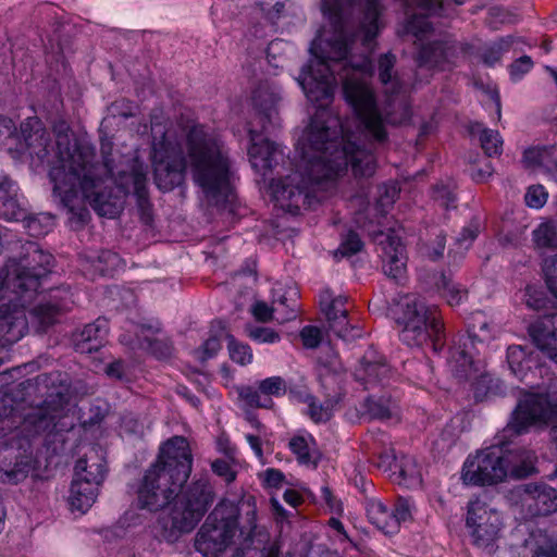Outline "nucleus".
<instances>
[{
	"label": "nucleus",
	"instance_id": "nucleus-23",
	"mask_svg": "<svg viewBox=\"0 0 557 557\" xmlns=\"http://www.w3.org/2000/svg\"><path fill=\"white\" fill-rule=\"evenodd\" d=\"M377 255L386 276L395 281H401L405 277L408 262L406 246H381Z\"/></svg>",
	"mask_w": 557,
	"mask_h": 557
},
{
	"label": "nucleus",
	"instance_id": "nucleus-31",
	"mask_svg": "<svg viewBox=\"0 0 557 557\" xmlns=\"http://www.w3.org/2000/svg\"><path fill=\"white\" fill-rule=\"evenodd\" d=\"M369 521L385 534L396 533V523L389 510L381 500L370 499L367 503Z\"/></svg>",
	"mask_w": 557,
	"mask_h": 557
},
{
	"label": "nucleus",
	"instance_id": "nucleus-61",
	"mask_svg": "<svg viewBox=\"0 0 557 557\" xmlns=\"http://www.w3.org/2000/svg\"><path fill=\"white\" fill-rule=\"evenodd\" d=\"M284 481V474L282 471L270 468L263 473V482L269 487H278Z\"/></svg>",
	"mask_w": 557,
	"mask_h": 557
},
{
	"label": "nucleus",
	"instance_id": "nucleus-60",
	"mask_svg": "<svg viewBox=\"0 0 557 557\" xmlns=\"http://www.w3.org/2000/svg\"><path fill=\"white\" fill-rule=\"evenodd\" d=\"M493 171L491 163L485 160L482 166H473L470 169V176L473 181L482 183L492 176Z\"/></svg>",
	"mask_w": 557,
	"mask_h": 557
},
{
	"label": "nucleus",
	"instance_id": "nucleus-7",
	"mask_svg": "<svg viewBox=\"0 0 557 557\" xmlns=\"http://www.w3.org/2000/svg\"><path fill=\"white\" fill-rule=\"evenodd\" d=\"M238 516L234 505H216L196 534V550L203 557H218L232 544L238 530Z\"/></svg>",
	"mask_w": 557,
	"mask_h": 557
},
{
	"label": "nucleus",
	"instance_id": "nucleus-1",
	"mask_svg": "<svg viewBox=\"0 0 557 557\" xmlns=\"http://www.w3.org/2000/svg\"><path fill=\"white\" fill-rule=\"evenodd\" d=\"M321 10L327 26L312 40L309 48L312 58L297 77L317 110L297 143L300 153L297 170L270 184L275 205L292 214L311 207L318 200L315 193L327 189L349 165L356 176H371L375 172L372 151L352 140V134L329 107L334 98L335 75L341 78L346 103L370 140L384 143L386 124H405L411 117L409 87L393 75L394 54L386 53L379 59V79L386 96L384 115L370 84L373 64L369 55L383 27L381 1L322 0Z\"/></svg>",
	"mask_w": 557,
	"mask_h": 557
},
{
	"label": "nucleus",
	"instance_id": "nucleus-8",
	"mask_svg": "<svg viewBox=\"0 0 557 557\" xmlns=\"http://www.w3.org/2000/svg\"><path fill=\"white\" fill-rule=\"evenodd\" d=\"M510 460L503 442L491 445L468 456L462 466L461 479L468 485H494L509 474Z\"/></svg>",
	"mask_w": 557,
	"mask_h": 557
},
{
	"label": "nucleus",
	"instance_id": "nucleus-36",
	"mask_svg": "<svg viewBox=\"0 0 557 557\" xmlns=\"http://www.w3.org/2000/svg\"><path fill=\"white\" fill-rule=\"evenodd\" d=\"M285 4L281 1L261 0L253 8L256 18H261V27H273L283 15Z\"/></svg>",
	"mask_w": 557,
	"mask_h": 557
},
{
	"label": "nucleus",
	"instance_id": "nucleus-9",
	"mask_svg": "<svg viewBox=\"0 0 557 557\" xmlns=\"http://www.w3.org/2000/svg\"><path fill=\"white\" fill-rule=\"evenodd\" d=\"M467 508L466 525L470 530L472 543L493 552L504 529L503 515L481 497L471 499Z\"/></svg>",
	"mask_w": 557,
	"mask_h": 557
},
{
	"label": "nucleus",
	"instance_id": "nucleus-44",
	"mask_svg": "<svg viewBox=\"0 0 557 557\" xmlns=\"http://www.w3.org/2000/svg\"><path fill=\"white\" fill-rule=\"evenodd\" d=\"M306 403L308 405V414L315 423L326 422L332 417V408L327 405H322L314 396H307Z\"/></svg>",
	"mask_w": 557,
	"mask_h": 557
},
{
	"label": "nucleus",
	"instance_id": "nucleus-24",
	"mask_svg": "<svg viewBox=\"0 0 557 557\" xmlns=\"http://www.w3.org/2000/svg\"><path fill=\"white\" fill-rule=\"evenodd\" d=\"M107 473L106 461L95 451L92 456H86L76 461L74 479L101 486Z\"/></svg>",
	"mask_w": 557,
	"mask_h": 557
},
{
	"label": "nucleus",
	"instance_id": "nucleus-12",
	"mask_svg": "<svg viewBox=\"0 0 557 557\" xmlns=\"http://www.w3.org/2000/svg\"><path fill=\"white\" fill-rule=\"evenodd\" d=\"M246 129L250 139L248 156L251 166L267 178L276 168L285 164L284 150L278 144L262 138L261 133L251 122L247 123Z\"/></svg>",
	"mask_w": 557,
	"mask_h": 557
},
{
	"label": "nucleus",
	"instance_id": "nucleus-25",
	"mask_svg": "<svg viewBox=\"0 0 557 557\" xmlns=\"http://www.w3.org/2000/svg\"><path fill=\"white\" fill-rule=\"evenodd\" d=\"M424 283L434 286L440 295L451 307L460 305L468 296V292L461 285L454 283L444 273H434L432 277H425Z\"/></svg>",
	"mask_w": 557,
	"mask_h": 557
},
{
	"label": "nucleus",
	"instance_id": "nucleus-26",
	"mask_svg": "<svg viewBox=\"0 0 557 557\" xmlns=\"http://www.w3.org/2000/svg\"><path fill=\"white\" fill-rule=\"evenodd\" d=\"M99 487L81 479H73L69 496L72 510H77L82 513L89 510L98 497Z\"/></svg>",
	"mask_w": 557,
	"mask_h": 557
},
{
	"label": "nucleus",
	"instance_id": "nucleus-13",
	"mask_svg": "<svg viewBox=\"0 0 557 557\" xmlns=\"http://www.w3.org/2000/svg\"><path fill=\"white\" fill-rule=\"evenodd\" d=\"M347 301L346 296H334L330 289L322 290L319 296L320 307L327 319L331 331L344 341L361 336L360 329L351 325L348 320Z\"/></svg>",
	"mask_w": 557,
	"mask_h": 557
},
{
	"label": "nucleus",
	"instance_id": "nucleus-3",
	"mask_svg": "<svg viewBox=\"0 0 557 557\" xmlns=\"http://www.w3.org/2000/svg\"><path fill=\"white\" fill-rule=\"evenodd\" d=\"M151 135V162L160 190L182 185L188 171L208 206L234 212L236 170L230 148L214 129L203 124L184 128L185 157L175 129L154 122Z\"/></svg>",
	"mask_w": 557,
	"mask_h": 557
},
{
	"label": "nucleus",
	"instance_id": "nucleus-30",
	"mask_svg": "<svg viewBox=\"0 0 557 557\" xmlns=\"http://www.w3.org/2000/svg\"><path fill=\"white\" fill-rule=\"evenodd\" d=\"M67 309L69 306L65 302H40L30 311V323L36 326L38 332H44L57 322L62 311Z\"/></svg>",
	"mask_w": 557,
	"mask_h": 557
},
{
	"label": "nucleus",
	"instance_id": "nucleus-19",
	"mask_svg": "<svg viewBox=\"0 0 557 557\" xmlns=\"http://www.w3.org/2000/svg\"><path fill=\"white\" fill-rule=\"evenodd\" d=\"M281 90L277 86L269 83L260 84L253 91L252 103L262 122L261 128L268 129V124H275L281 101Z\"/></svg>",
	"mask_w": 557,
	"mask_h": 557
},
{
	"label": "nucleus",
	"instance_id": "nucleus-47",
	"mask_svg": "<svg viewBox=\"0 0 557 557\" xmlns=\"http://www.w3.org/2000/svg\"><path fill=\"white\" fill-rule=\"evenodd\" d=\"M397 470L399 471V475L408 484H420L421 483L420 470H419L416 461L412 458L403 457L398 462Z\"/></svg>",
	"mask_w": 557,
	"mask_h": 557
},
{
	"label": "nucleus",
	"instance_id": "nucleus-52",
	"mask_svg": "<svg viewBox=\"0 0 557 557\" xmlns=\"http://www.w3.org/2000/svg\"><path fill=\"white\" fill-rule=\"evenodd\" d=\"M120 263V258L115 252L111 250H103L98 256L97 261H92L96 271L104 273L106 271L113 270Z\"/></svg>",
	"mask_w": 557,
	"mask_h": 557
},
{
	"label": "nucleus",
	"instance_id": "nucleus-27",
	"mask_svg": "<svg viewBox=\"0 0 557 557\" xmlns=\"http://www.w3.org/2000/svg\"><path fill=\"white\" fill-rule=\"evenodd\" d=\"M288 447L302 466L315 468L319 462V453L313 436L309 433L298 434L289 440Z\"/></svg>",
	"mask_w": 557,
	"mask_h": 557
},
{
	"label": "nucleus",
	"instance_id": "nucleus-29",
	"mask_svg": "<svg viewBox=\"0 0 557 557\" xmlns=\"http://www.w3.org/2000/svg\"><path fill=\"white\" fill-rule=\"evenodd\" d=\"M160 331L159 323L140 325V335L137 336L138 345L147 349L158 359H165L172 354V346L168 342L152 338Z\"/></svg>",
	"mask_w": 557,
	"mask_h": 557
},
{
	"label": "nucleus",
	"instance_id": "nucleus-2",
	"mask_svg": "<svg viewBox=\"0 0 557 557\" xmlns=\"http://www.w3.org/2000/svg\"><path fill=\"white\" fill-rule=\"evenodd\" d=\"M55 146L38 117H28L17 134L14 122L0 115V147L10 141L20 144L32 159L51 165L49 176L53 195L70 214L71 223L84 224L89 219L88 203L100 216L114 219L124 209L125 197L133 193L137 211L145 225L153 220L148 197V166L137 150L120 153L110 143L101 144L102 163H96L94 147L71 145L65 123L55 126Z\"/></svg>",
	"mask_w": 557,
	"mask_h": 557
},
{
	"label": "nucleus",
	"instance_id": "nucleus-18",
	"mask_svg": "<svg viewBox=\"0 0 557 557\" xmlns=\"http://www.w3.org/2000/svg\"><path fill=\"white\" fill-rule=\"evenodd\" d=\"M529 333L537 348L557 364V312L537 319Z\"/></svg>",
	"mask_w": 557,
	"mask_h": 557
},
{
	"label": "nucleus",
	"instance_id": "nucleus-58",
	"mask_svg": "<svg viewBox=\"0 0 557 557\" xmlns=\"http://www.w3.org/2000/svg\"><path fill=\"white\" fill-rule=\"evenodd\" d=\"M481 226L479 221H471L468 225H466L461 233L459 234L457 242L462 244L465 242H474L478 238Z\"/></svg>",
	"mask_w": 557,
	"mask_h": 557
},
{
	"label": "nucleus",
	"instance_id": "nucleus-22",
	"mask_svg": "<svg viewBox=\"0 0 557 557\" xmlns=\"http://www.w3.org/2000/svg\"><path fill=\"white\" fill-rule=\"evenodd\" d=\"M272 306L274 310V320L278 323H285L294 320L298 312V290L296 287H285L276 284L272 293Z\"/></svg>",
	"mask_w": 557,
	"mask_h": 557
},
{
	"label": "nucleus",
	"instance_id": "nucleus-38",
	"mask_svg": "<svg viewBox=\"0 0 557 557\" xmlns=\"http://www.w3.org/2000/svg\"><path fill=\"white\" fill-rule=\"evenodd\" d=\"M470 133L480 134L481 147L488 157L500 154L503 141L498 132L483 128L482 124L475 123L471 126Z\"/></svg>",
	"mask_w": 557,
	"mask_h": 557
},
{
	"label": "nucleus",
	"instance_id": "nucleus-34",
	"mask_svg": "<svg viewBox=\"0 0 557 557\" xmlns=\"http://www.w3.org/2000/svg\"><path fill=\"white\" fill-rule=\"evenodd\" d=\"M391 373L389 367L383 361L362 362L361 368L357 370L356 376L362 381L366 388L382 383Z\"/></svg>",
	"mask_w": 557,
	"mask_h": 557
},
{
	"label": "nucleus",
	"instance_id": "nucleus-32",
	"mask_svg": "<svg viewBox=\"0 0 557 557\" xmlns=\"http://www.w3.org/2000/svg\"><path fill=\"white\" fill-rule=\"evenodd\" d=\"M523 160L530 166L537 165L548 173L557 174V146L528 149L524 151Z\"/></svg>",
	"mask_w": 557,
	"mask_h": 557
},
{
	"label": "nucleus",
	"instance_id": "nucleus-35",
	"mask_svg": "<svg viewBox=\"0 0 557 557\" xmlns=\"http://www.w3.org/2000/svg\"><path fill=\"white\" fill-rule=\"evenodd\" d=\"M527 545L531 548V557H557V543L542 530L532 532Z\"/></svg>",
	"mask_w": 557,
	"mask_h": 557
},
{
	"label": "nucleus",
	"instance_id": "nucleus-33",
	"mask_svg": "<svg viewBox=\"0 0 557 557\" xmlns=\"http://www.w3.org/2000/svg\"><path fill=\"white\" fill-rule=\"evenodd\" d=\"M507 362L511 373L519 380H523L534 364L532 356L520 345L507 348Z\"/></svg>",
	"mask_w": 557,
	"mask_h": 557
},
{
	"label": "nucleus",
	"instance_id": "nucleus-50",
	"mask_svg": "<svg viewBox=\"0 0 557 557\" xmlns=\"http://www.w3.org/2000/svg\"><path fill=\"white\" fill-rule=\"evenodd\" d=\"M411 504L406 498H398L394 508L392 509V518L396 523V532L403 522L411 520Z\"/></svg>",
	"mask_w": 557,
	"mask_h": 557
},
{
	"label": "nucleus",
	"instance_id": "nucleus-39",
	"mask_svg": "<svg viewBox=\"0 0 557 557\" xmlns=\"http://www.w3.org/2000/svg\"><path fill=\"white\" fill-rule=\"evenodd\" d=\"M444 255L445 246H418L416 262L421 281L424 282L425 277H432V275L424 273L428 263L437 262L444 258Z\"/></svg>",
	"mask_w": 557,
	"mask_h": 557
},
{
	"label": "nucleus",
	"instance_id": "nucleus-17",
	"mask_svg": "<svg viewBox=\"0 0 557 557\" xmlns=\"http://www.w3.org/2000/svg\"><path fill=\"white\" fill-rule=\"evenodd\" d=\"M27 213L26 201L15 181L0 175V219L18 221Z\"/></svg>",
	"mask_w": 557,
	"mask_h": 557
},
{
	"label": "nucleus",
	"instance_id": "nucleus-37",
	"mask_svg": "<svg viewBox=\"0 0 557 557\" xmlns=\"http://www.w3.org/2000/svg\"><path fill=\"white\" fill-rule=\"evenodd\" d=\"M22 219L28 235L34 238H40L47 235L54 227V218L49 213H39L36 215H27L25 213Z\"/></svg>",
	"mask_w": 557,
	"mask_h": 557
},
{
	"label": "nucleus",
	"instance_id": "nucleus-28",
	"mask_svg": "<svg viewBox=\"0 0 557 557\" xmlns=\"http://www.w3.org/2000/svg\"><path fill=\"white\" fill-rule=\"evenodd\" d=\"M506 455L510 460L509 474L517 479L527 478L535 472L536 455L527 448L509 449L506 446Z\"/></svg>",
	"mask_w": 557,
	"mask_h": 557
},
{
	"label": "nucleus",
	"instance_id": "nucleus-51",
	"mask_svg": "<svg viewBox=\"0 0 557 557\" xmlns=\"http://www.w3.org/2000/svg\"><path fill=\"white\" fill-rule=\"evenodd\" d=\"M399 194L396 184H385L379 188L377 206L384 211L392 206Z\"/></svg>",
	"mask_w": 557,
	"mask_h": 557
},
{
	"label": "nucleus",
	"instance_id": "nucleus-45",
	"mask_svg": "<svg viewBox=\"0 0 557 557\" xmlns=\"http://www.w3.org/2000/svg\"><path fill=\"white\" fill-rule=\"evenodd\" d=\"M534 244H557V221L541 223L533 231Z\"/></svg>",
	"mask_w": 557,
	"mask_h": 557
},
{
	"label": "nucleus",
	"instance_id": "nucleus-53",
	"mask_svg": "<svg viewBox=\"0 0 557 557\" xmlns=\"http://www.w3.org/2000/svg\"><path fill=\"white\" fill-rule=\"evenodd\" d=\"M533 67V61L530 57L523 55L519 59H517L510 66H509V73L510 78L512 82L520 81L524 74L531 71Z\"/></svg>",
	"mask_w": 557,
	"mask_h": 557
},
{
	"label": "nucleus",
	"instance_id": "nucleus-6",
	"mask_svg": "<svg viewBox=\"0 0 557 557\" xmlns=\"http://www.w3.org/2000/svg\"><path fill=\"white\" fill-rule=\"evenodd\" d=\"M395 321L400 326L399 338L409 347L431 343L435 352L445 343L442 315L436 307L428 306L416 295H401L395 305Z\"/></svg>",
	"mask_w": 557,
	"mask_h": 557
},
{
	"label": "nucleus",
	"instance_id": "nucleus-14",
	"mask_svg": "<svg viewBox=\"0 0 557 557\" xmlns=\"http://www.w3.org/2000/svg\"><path fill=\"white\" fill-rule=\"evenodd\" d=\"M519 495L527 517H545L557 511V490L547 484H525Z\"/></svg>",
	"mask_w": 557,
	"mask_h": 557
},
{
	"label": "nucleus",
	"instance_id": "nucleus-48",
	"mask_svg": "<svg viewBox=\"0 0 557 557\" xmlns=\"http://www.w3.org/2000/svg\"><path fill=\"white\" fill-rule=\"evenodd\" d=\"M249 338L259 344H275L280 342V334L270 327L249 326L246 330Z\"/></svg>",
	"mask_w": 557,
	"mask_h": 557
},
{
	"label": "nucleus",
	"instance_id": "nucleus-55",
	"mask_svg": "<svg viewBox=\"0 0 557 557\" xmlns=\"http://www.w3.org/2000/svg\"><path fill=\"white\" fill-rule=\"evenodd\" d=\"M212 471L224 479L226 483H231L236 479V472L233 470L231 465L225 461L218 459L211 465Z\"/></svg>",
	"mask_w": 557,
	"mask_h": 557
},
{
	"label": "nucleus",
	"instance_id": "nucleus-20",
	"mask_svg": "<svg viewBox=\"0 0 557 557\" xmlns=\"http://www.w3.org/2000/svg\"><path fill=\"white\" fill-rule=\"evenodd\" d=\"M447 367L450 373L459 380L470 379L478 372L472 351L468 348L465 336H459L448 350Z\"/></svg>",
	"mask_w": 557,
	"mask_h": 557
},
{
	"label": "nucleus",
	"instance_id": "nucleus-57",
	"mask_svg": "<svg viewBox=\"0 0 557 557\" xmlns=\"http://www.w3.org/2000/svg\"><path fill=\"white\" fill-rule=\"evenodd\" d=\"M252 315L257 321L268 322L274 320L273 306L264 301H257L251 308Z\"/></svg>",
	"mask_w": 557,
	"mask_h": 557
},
{
	"label": "nucleus",
	"instance_id": "nucleus-54",
	"mask_svg": "<svg viewBox=\"0 0 557 557\" xmlns=\"http://www.w3.org/2000/svg\"><path fill=\"white\" fill-rule=\"evenodd\" d=\"M300 338L306 348H317L322 341L321 330L317 326L307 325L300 331Z\"/></svg>",
	"mask_w": 557,
	"mask_h": 557
},
{
	"label": "nucleus",
	"instance_id": "nucleus-62",
	"mask_svg": "<svg viewBox=\"0 0 557 557\" xmlns=\"http://www.w3.org/2000/svg\"><path fill=\"white\" fill-rule=\"evenodd\" d=\"M366 407L368 409V412L374 418H385L389 413L388 409L385 406L377 404L372 398H368L366 400Z\"/></svg>",
	"mask_w": 557,
	"mask_h": 557
},
{
	"label": "nucleus",
	"instance_id": "nucleus-15",
	"mask_svg": "<svg viewBox=\"0 0 557 557\" xmlns=\"http://www.w3.org/2000/svg\"><path fill=\"white\" fill-rule=\"evenodd\" d=\"M404 2L407 9L421 10V14L413 13L407 18L404 33L410 34L419 40L424 39L433 29L428 16L442 10L443 0H404Z\"/></svg>",
	"mask_w": 557,
	"mask_h": 557
},
{
	"label": "nucleus",
	"instance_id": "nucleus-16",
	"mask_svg": "<svg viewBox=\"0 0 557 557\" xmlns=\"http://www.w3.org/2000/svg\"><path fill=\"white\" fill-rule=\"evenodd\" d=\"M503 332L502 324L493 314L485 311H474L467 320V342L487 345L499 337Z\"/></svg>",
	"mask_w": 557,
	"mask_h": 557
},
{
	"label": "nucleus",
	"instance_id": "nucleus-10",
	"mask_svg": "<svg viewBox=\"0 0 557 557\" xmlns=\"http://www.w3.org/2000/svg\"><path fill=\"white\" fill-rule=\"evenodd\" d=\"M557 417V398L545 394H524L518 401L505 432L522 434L536 423H546Z\"/></svg>",
	"mask_w": 557,
	"mask_h": 557
},
{
	"label": "nucleus",
	"instance_id": "nucleus-49",
	"mask_svg": "<svg viewBox=\"0 0 557 557\" xmlns=\"http://www.w3.org/2000/svg\"><path fill=\"white\" fill-rule=\"evenodd\" d=\"M547 199L548 193L542 185L530 186L524 195L527 206L533 209L543 208L547 202Z\"/></svg>",
	"mask_w": 557,
	"mask_h": 557
},
{
	"label": "nucleus",
	"instance_id": "nucleus-42",
	"mask_svg": "<svg viewBox=\"0 0 557 557\" xmlns=\"http://www.w3.org/2000/svg\"><path fill=\"white\" fill-rule=\"evenodd\" d=\"M227 349L231 359L238 364L246 366L252 361L251 348L237 342L233 335H227Z\"/></svg>",
	"mask_w": 557,
	"mask_h": 557
},
{
	"label": "nucleus",
	"instance_id": "nucleus-40",
	"mask_svg": "<svg viewBox=\"0 0 557 557\" xmlns=\"http://www.w3.org/2000/svg\"><path fill=\"white\" fill-rule=\"evenodd\" d=\"M518 44L519 41L512 36L500 38L497 42L485 49L482 55L483 62L488 66H494L500 60L503 52L508 51Z\"/></svg>",
	"mask_w": 557,
	"mask_h": 557
},
{
	"label": "nucleus",
	"instance_id": "nucleus-43",
	"mask_svg": "<svg viewBox=\"0 0 557 557\" xmlns=\"http://www.w3.org/2000/svg\"><path fill=\"white\" fill-rule=\"evenodd\" d=\"M260 391L267 397H282L287 393L288 385L284 377L280 375L269 376L258 382Z\"/></svg>",
	"mask_w": 557,
	"mask_h": 557
},
{
	"label": "nucleus",
	"instance_id": "nucleus-5",
	"mask_svg": "<svg viewBox=\"0 0 557 557\" xmlns=\"http://www.w3.org/2000/svg\"><path fill=\"white\" fill-rule=\"evenodd\" d=\"M2 399L0 407V448L15 449L24 454L30 446V437L40 433H52L72 426L63 420L66 418L62 398L59 397L57 406L45 401V406L35 408L32 412L22 414L17 409L5 404ZM13 467L0 468V479L3 482L16 484L24 480L32 470V460L28 456L15 455Z\"/></svg>",
	"mask_w": 557,
	"mask_h": 557
},
{
	"label": "nucleus",
	"instance_id": "nucleus-63",
	"mask_svg": "<svg viewBox=\"0 0 557 557\" xmlns=\"http://www.w3.org/2000/svg\"><path fill=\"white\" fill-rule=\"evenodd\" d=\"M121 429L127 433H141L143 426L139 421L133 417H124L121 422Z\"/></svg>",
	"mask_w": 557,
	"mask_h": 557
},
{
	"label": "nucleus",
	"instance_id": "nucleus-21",
	"mask_svg": "<svg viewBox=\"0 0 557 557\" xmlns=\"http://www.w3.org/2000/svg\"><path fill=\"white\" fill-rule=\"evenodd\" d=\"M108 333L109 325L107 319L98 318L74 335V348L79 354L98 351L103 346Z\"/></svg>",
	"mask_w": 557,
	"mask_h": 557
},
{
	"label": "nucleus",
	"instance_id": "nucleus-11",
	"mask_svg": "<svg viewBox=\"0 0 557 557\" xmlns=\"http://www.w3.org/2000/svg\"><path fill=\"white\" fill-rule=\"evenodd\" d=\"M469 48L468 44L459 42L450 35H445L442 39L422 45L417 62L420 67L449 70L468 53Z\"/></svg>",
	"mask_w": 557,
	"mask_h": 557
},
{
	"label": "nucleus",
	"instance_id": "nucleus-4",
	"mask_svg": "<svg viewBox=\"0 0 557 557\" xmlns=\"http://www.w3.org/2000/svg\"><path fill=\"white\" fill-rule=\"evenodd\" d=\"M193 468V456L187 440L174 436L165 442L158 458L145 472L138 487L141 508L157 511L173 502L169 516L158 518L153 527L156 537L176 542L191 532L213 503V491L207 480L193 482L182 491Z\"/></svg>",
	"mask_w": 557,
	"mask_h": 557
},
{
	"label": "nucleus",
	"instance_id": "nucleus-64",
	"mask_svg": "<svg viewBox=\"0 0 557 557\" xmlns=\"http://www.w3.org/2000/svg\"><path fill=\"white\" fill-rule=\"evenodd\" d=\"M321 495L324 502L331 508V510L336 512L342 510L341 503L332 495V492L327 486L321 487Z\"/></svg>",
	"mask_w": 557,
	"mask_h": 557
},
{
	"label": "nucleus",
	"instance_id": "nucleus-56",
	"mask_svg": "<svg viewBox=\"0 0 557 557\" xmlns=\"http://www.w3.org/2000/svg\"><path fill=\"white\" fill-rule=\"evenodd\" d=\"M362 247L363 246H338V248L332 251V256L335 261L347 259L355 265L354 258L361 252Z\"/></svg>",
	"mask_w": 557,
	"mask_h": 557
},
{
	"label": "nucleus",
	"instance_id": "nucleus-46",
	"mask_svg": "<svg viewBox=\"0 0 557 557\" xmlns=\"http://www.w3.org/2000/svg\"><path fill=\"white\" fill-rule=\"evenodd\" d=\"M542 270L547 289L557 299V253L544 259Z\"/></svg>",
	"mask_w": 557,
	"mask_h": 557
},
{
	"label": "nucleus",
	"instance_id": "nucleus-41",
	"mask_svg": "<svg viewBox=\"0 0 557 557\" xmlns=\"http://www.w3.org/2000/svg\"><path fill=\"white\" fill-rule=\"evenodd\" d=\"M238 394L240 399L250 407L271 409L274 406L272 398L263 395L258 385L257 387L243 386Z\"/></svg>",
	"mask_w": 557,
	"mask_h": 557
},
{
	"label": "nucleus",
	"instance_id": "nucleus-59",
	"mask_svg": "<svg viewBox=\"0 0 557 557\" xmlns=\"http://www.w3.org/2000/svg\"><path fill=\"white\" fill-rule=\"evenodd\" d=\"M221 349L220 339L215 336L209 337L201 346V360H207L214 357Z\"/></svg>",
	"mask_w": 557,
	"mask_h": 557
}]
</instances>
